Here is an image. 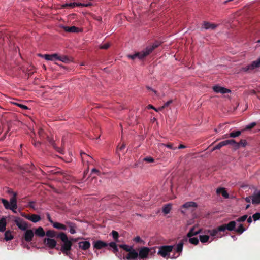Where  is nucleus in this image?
Wrapping results in <instances>:
<instances>
[{
	"mask_svg": "<svg viewBox=\"0 0 260 260\" xmlns=\"http://www.w3.org/2000/svg\"><path fill=\"white\" fill-rule=\"evenodd\" d=\"M14 104L18 106V107H19L23 109H25V110L28 109V107L26 105H23L21 104H19V103H14Z\"/></svg>",
	"mask_w": 260,
	"mask_h": 260,
	"instance_id": "09e8293b",
	"label": "nucleus"
},
{
	"mask_svg": "<svg viewBox=\"0 0 260 260\" xmlns=\"http://www.w3.org/2000/svg\"><path fill=\"white\" fill-rule=\"evenodd\" d=\"M109 246L110 248L112 249V252L113 253L116 254L118 252V249L117 248V245L115 242H112L109 243Z\"/></svg>",
	"mask_w": 260,
	"mask_h": 260,
	"instance_id": "a878e982",
	"label": "nucleus"
},
{
	"mask_svg": "<svg viewBox=\"0 0 260 260\" xmlns=\"http://www.w3.org/2000/svg\"><path fill=\"white\" fill-rule=\"evenodd\" d=\"M244 231H245V228L243 226L242 224H240L237 228H235V232L239 235L242 234Z\"/></svg>",
	"mask_w": 260,
	"mask_h": 260,
	"instance_id": "c756f323",
	"label": "nucleus"
},
{
	"mask_svg": "<svg viewBox=\"0 0 260 260\" xmlns=\"http://www.w3.org/2000/svg\"><path fill=\"white\" fill-rule=\"evenodd\" d=\"M92 5L91 3H77V2H73L70 3H66L62 5L61 7L63 8H74L75 7H89Z\"/></svg>",
	"mask_w": 260,
	"mask_h": 260,
	"instance_id": "1a4fd4ad",
	"label": "nucleus"
},
{
	"mask_svg": "<svg viewBox=\"0 0 260 260\" xmlns=\"http://www.w3.org/2000/svg\"><path fill=\"white\" fill-rule=\"evenodd\" d=\"M43 243L51 249L55 248L57 244L55 240L49 238H45L43 239Z\"/></svg>",
	"mask_w": 260,
	"mask_h": 260,
	"instance_id": "9b49d317",
	"label": "nucleus"
},
{
	"mask_svg": "<svg viewBox=\"0 0 260 260\" xmlns=\"http://www.w3.org/2000/svg\"><path fill=\"white\" fill-rule=\"evenodd\" d=\"M25 218H26L27 219L30 220V219L31 218V215L27 214V215H26V216H25Z\"/></svg>",
	"mask_w": 260,
	"mask_h": 260,
	"instance_id": "338daca9",
	"label": "nucleus"
},
{
	"mask_svg": "<svg viewBox=\"0 0 260 260\" xmlns=\"http://www.w3.org/2000/svg\"><path fill=\"white\" fill-rule=\"evenodd\" d=\"M174 248H174V246L173 245H164L158 246V251L157 252V254L163 258L168 259L170 258V255L171 252H172L173 250V249H174ZM177 257V256H174L171 257V258Z\"/></svg>",
	"mask_w": 260,
	"mask_h": 260,
	"instance_id": "423d86ee",
	"label": "nucleus"
},
{
	"mask_svg": "<svg viewBox=\"0 0 260 260\" xmlns=\"http://www.w3.org/2000/svg\"><path fill=\"white\" fill-rule=\"evenodd\" d=\"M219 232H222V231H220L219 230V226L216 229H214L213 230L211 231H209V234L212 236H221V235H218Z\"/></svg>",
	"mask_w": 260,
	"mask_h": 260,
	"instance_id": "2f4dec72",
	"label": "nucleus"
},
{
	"mask_svg": "<svg viewBox=\"0 0 260 260\" xmlns=\"http://www.w3.org/2000/svg\"><path fill=\"white\" fill-rule=\"evenodd\" d=\"M45 235L51 239L55 237L60 239L63 242L61 246L60 251L67 256L70 255L72 243V241L69 240V238L66 233L60 232L57 234L55 231L50 230L46 231Z\"/></svg>",
	"mask_w": 260,
	"mask_h": 260,
	"instance_id": "f257e3e1",
	"label": "nucleus"
},
{
	"mask_svg": "<svg viewBox=\"0 0 260 260\" xmlns=\"http://www.w3.org/2000/svg\"><path fill=\"white\" fill-rule=\"evenodd\" d=\"M221 148H222V147L221 146L220 143H219L218 144L216 145L215 146L213 147L212 151L219 150V149H220Z\"/></svg>",
	"mask_w": 260,
	"mask_h": 260,
	"instance_id": "603ef678",
	"label": "nucleus"
},
{
	"mask_svg": "<svg viewBox=\"0 0 260 260\" xmlns=\"http://www.w3.org/2000/svg\"><path fill=\"white\" fill-rule=\"evenodd\" d=\"M111 234L113 236V238L116 242L118 241L119 234L116 231H113L111 232Z\"/></svg>",
	"mask_w": 260,
	"mask_h": 260,
	"instance_id": "79ce46f5",
	"label": "nucleus"
},
{
	"mask_svg": "<svg viewBox=\"0 0 260 260\" xmlns=\"http://www.w3.org/2000/svg\"><path fill=\"white\" fill-rule=\"evenodd\" d=\"M40 220H41V217L39 215H36V214L31 215V218L30 219V221L33 222L34 223H36V222L39 221Z\"/></svg>",
	"mask_w": 260,
	"mask_h": 260,
	"instance_id": "473e14b6",
	"label": "nucleus"
},
{
	"mask_svg": "<svg viewBox=\"0 0 260 260\" xmlns=\"http://www.w3.org/2000/svg\"><path fill=\"white\" fill-rule=\"evenodd\" d=\"M125 147V145L124 144H123L121 145V146L119 148V149L120 150H123Z\"/></svg>",
	"mask_w": 260,
	"mask_h": 260,
	"instance_id": "e2e57ef3",
	"label": "nucleus"
},
{
	"mask_svg": "<svg viewBox=\"0 0 260 260\" xmlns=\"http://www.w3.org/2000/svg\"><path fill=\"white\" fill-rule=\"evenodd\" d=\"M35 233L37 236L42 237L45 235L46 233L44 231L43 228L41 226H40L36 229V230L35 231Z\"/></svg>",
	"mask_w": 260,
	"mask_h": 260,
	"instance_id": "4be33fe9",
	"label": "nucleus"
},
{
	"mask_svg": "<svg viewBox=\"0 0 260 260\" xmlns=\"http://www.w3.org/2000/svg\"><path fill=\"white\" fill-rule=\"evenodd\" d=\"M247 217L248 215H247L242 216L241 217H240L238 219H237L236 221H237V222H242V221H245L246 219H247Z\"/></svg>",
	"mask_w": 260,
	"mask_h": 260,
	"instance_id": "37998d69",
	"label": "nucleus"
},
{
	"mask_svg": "<svg viewBox=\"0 0 260 260\" xmlns=\"http://www.w3.org/2000/svg\"><path fill=\"white\" fill-rule=\"evenodd\" d=\"M203 26L206 29H215L217 26V25L210 23L209 22L204 21Z\"/></svg>",
	"mask_w": 260,
	"mask_h": 260,
	"instance_id": "a211bd4d",
	"label": "nucleus"
},
{
	"mask_svg": "<svg viewBox=\"0 0 260 260\" xmlns=\"http://www.w3.org/2000/svg\"><path fill=\"white\" fill-rule=\"evenodd\" d=\"M40 56L44 58L47 60L55 61L57 60L58 58V54L57 53L40 55Z\"/></svg>",
	"mask_w": 260,
	"mask_h": 260,
	"instance_id": "2eb2a0df",
	"label": "nucleus"
},
{
	"mask_svg": "<svg viewBox=\"0 0 260 260\" xmlns=\"http://www.w3.org/2000/svg\"><path fill=\"white\" fill-rule=\"evenodd\" d=\"M186 147V146H184V145H183V144H180V145H179L178 148V149H182V148H185Z\"/></svg>",
	"mask_w": 260,
	"mask_h": 260,
	"instance_id": "680f3d73",
	"label": "nucleus"
},
{
	"mask_svg": "<svg viewBox=\"0 0 260 260\" xmlns=\"http://www.w3.org/2000/svg\"><path fill=\"white\" fill-rule=\"evenodd\" d=\"M149 247L146 246L141 247L139 249V258L140 259H147L149 257Z\"/></svg>",
	"mask_w": 260,
	"mask_h": 260,
	"instance_id": "9d476101",
	"label": "nucleus"
},
{
	"mask_svg": "<svg viewBox=\"0 0 260 260\" xmlns=\"http://www.w3.org/2000/svg\"><path fill=\"white\" fill-rule=\"evenodd\" d=\"M160 43L158 41H156L152 45L148 46L146 49L143 50L141 52H138L134 53L133 55H128L127 56L129 59L134 60L136 58L139 59H143L147 56L153 52L154 49L157 48L160 46Z\"/></svg>",
	"mask_w": 260,
	"mask_h": 260,
	"instance_id": "f03ea898",
	"label": "nucleus"
},
{
	"mask_svg": "<svg viewBox=\"0 0 260 260\" xmlns=\"http://www.w3.org/2000/svg\"><path fill=\"white\" fill-rule=\"evenodd\" d=\"M34 236V233L33 232V231L32 230H26V232L24 234V239L27 242H29L32 241V238Z\"/></svg>",
	"mask_w": 260,
	"mask_h": 260,
	"instance_id": "ddd939ff",
	"label": "nucleus"
},
{
	"mask_svg": "<svg viewBox=\"0 0 260 260\" xmlns=\"http://www.w3.org/2000/svg\"><path fill=\"white\" fill-rule=\"evenodd\" d=\"M233 143H236V141L235 140H226L225 141H222L221 142H220V144H221V146L222 147L223 146H225V145L228 144H233Z\"/></svg>",
	"mask_w": 260,
	"mask_h": 260,
	"instance_id": "7c9ffc66",
	"label": "nucleus"
},
{
	"mask_svg": "<svg viewBox=\"0 0 260 260\" xmlns=\"http://www.w3.org/2000/svg\"><path fill=\"white\" fill-rule=\"evenodd\" d=\"M242 132V129L241 131H233L229 134V136L231 137H236L239 136L241 134Z\"/></svg>",
	"mask_w": 260,
	"mask_h": 260,
	"instance_id": "e433bc0d",
	"label": "nucleus"
},
{
	"mask_svg": "<svg viewBox=\"0 0 260 260\" xmlns=\"http://www.w3.org/2000/svg\"><path fill=\"white\" fill-rule=\"evenodd\" d=\"M14 238V236L12 235L10 230L7 231L5 233V240L6 241H10Z\"/></svg>",
	"mask_w": 260,
	"mask_h": 260,
	"instance_id": "c85d7f7f",
	"label": "nucleus"
},
{
	"mask_svg": "<svg viewBox=\"0 0 260 260\" xmlns=\"http://www.w3.org/2000/svg\"><path fill=\"white\" fill-rule=\"evenodd\" d=\"M260 67V58L257 60L253 61L252 63L248 64L247 67L243 68V69L245 71H249L253 70L256 68Z\"/></svg>",
	"mask_w": 260,
	"mask_h": 260,
	"instance_id": "f8f14e48",
	"label": "nucleus"
},
{
	"mask_svg": "<svg viewBox=\"0 0 260 260\" xmlns=\"http://www.w3.org/2000/svg\"><path fill=\"white\" fill-rule=\"evenodd\" d=\"M252 218L254 220L256 221L260 219V213L256 212L252 215Z\"/></svg>",
	"mask_w": 260,
	"mask_h": 260,
	"instance_id": "49530a36",
	"label": "nucleus"
},
{
	"mask_svg": "<svg viewBox=\"0 0 260 260\" xmlns=\"http://www.w3.org/2000/svg\"><path fill=\"white\" fill-rule=\"evenodd\" d=\"M109 46H110V44L109 43H106V44H104L103 45L99 46V48H100V49H107V48H109Z\"/></svg>",
	"mask_w": 260,
	"mask_h": 260,
	"instance_id": "8fccbe9b",
	"label": "nucleus"
},
{
	"mask_svg": "<svg viewBox=\"0 0 260 260\" xmlns=\"http://www.w3.org/2000/svg\"><path fill=\"white\" fill-rule=\"evenodd\" d=\"M17 193H14L13 196L10 200V203L5 199H2L1 201L4 205V206L6 209L11 210L14 213H16V209L18 207L17 204Z\"/></svg>",
	"mask_w": 260,
	"mask_h": 260,
	"instance_id": "39448f33",
	"label": "nucleus"
},
{
	"mask_svg": "<svg viewBox=\"0 0 260 260\" xmlns=\"http://www.w3.org/2000/svg\"><path fill=\"white\" fill-rule=\"evenodd\" d=\"M251 200L252 201V196L245 198V201L246 202L250 203L251 202Z\"/></svg>",
	"mask_w": 260,
	"mask_h": 260,
	"instance_id": "5fc2aeb1",
	"label": "nucleus"
},
{
	"mask_svg": "<svg viewBox=\"0 0 260 260\" xmlns=\"http://www.w3.org/2000/svg\"><path fill=\"white\" fill-rule=\"evenodd\" d=\"M90 244L88 241H82L79 243V247L83 250H87L90 247Z\"/></svg>",
	"mask_w": 260,
	"mask_h": 260,
	"instance_id": "aec40b11",
	"label": "nucleus"
},
{
	"mask_svg": "<svg viewBox=\"0 0 260 260\" xmlns=\"http://www.w3.org/2000/svg\"><path fill=\"white\" fill-rule=\"evenodd\" d=\"M46 215H47V219H48V221L50 222V223H51L52 224V225H53V223H54L55 222H54V221L52 220V219H51V217H50V215H49V213H47Z\"/></svg>",
	"mask_w": 260,
	"mask_h": 260,
	"instance_id": "864d4df0",
	"label": "nucleus"
},
{
	"mask_svg": "<svg viewBox=\"0 0 260 260\" xmlns=\"http://www.w3.org/2000/svg\"><path fill=\"white\" fill-rule=\"evenodd\" d=\"M252 204H260V190L257 192H255L252 196Z\"/></svg>",
	"mask_w": 260,
	"mask_h": 260,
	"instance_id": "dca6fc26",
	"label": "nucleus"
},
{
	"mask_svg": "<svg viewBox=\"0 0 260 260\" xmlns=\"http://www.w3.org/2000/svg\"><path fill=\"white\" fill-rule=\"evenodd\" d=\"M134 242H135L136 243H138L140 244H144L145 243V241L143 239L141 238V237L139 236H136L135 238L133 239Z\"/></svg>",
	"mask_w": 260,
	"mask_h": 260,
	"instance_id": "a19ab883",
	"label": "nucleus"
},
{
	"mask_svg": "<svg viewBox=\"0 0 260 260\" xmlns=\"http://www.w3.org/2000/svg\"><path fill=\"white\" fill-rule=\"evenodd\" d=\"M216 192L218 194H220L222 195L225 198H228L229 197V194L227 192L226 190L224 188H219L217 189Z\"/></svg>",
	"mask_w": 260,
	"mask_h": 260,
	"instance_id": "5701e85b",
	"label": "nucleus"
},
{
	"mask_svg": "<svg viewBox=\"0 0 260 260\" xmlns=\"http://www.w3.org/2000/svg\"><path fill=\"white\" fill-rule=\"evenodd\" d=\"M235 145L236 148H238L240 146L245 147L247 144V141L245 140H241L239 143H237L235 141V143H233Z\"/></svg>",
	"mask_w": 260,
	"mask_h": 260,
	"instance_id": "cd10ccee",
	"label": "nucleus"
},
{
	"mask_svg": "<svg viewBox=\"0 0 260 260\" xmlns=\"http://www.w3.org/2000/svg\"><path fill=\"white\" fill-rule=\"evenodd\" d=\"M199 239L202 243H205L208 241L209 236L208 235H200Z\"/></svg>",
	"mask_w": 260,
	"mask_h": 260,
	"instance_id": "4c0bfd02",
	"label": "nucleus"
},
{
	"mask_svg": "<svg viewBox=\"0 0 260 260\" xmlns=\"http://www.w3.org/2000/svg\"><path fill=\"white\" fill-rule=\"evenodd\" d=\"M118 246L122 248L123 250L128 252L126 256L123 257L126 260H136L139 258V254L137 250L134 249V247L127 245H119Z\"/></svg>",
	"mask_w": 260,
	"mask_h": 260,
	"instance_id": "20e7f679",
	"label": "nucleus"
},
{
	"mask_svg": "<svg viewBox=\"0 0 260 260\" xmlns=\"http://www.w3.org/2000/svg\"><path fill=\"white\" fill-rule=\"evenodd\" d=\"M34 204H35V202L34 201H30L28 203V206L31 208H32L33 209H35V206H34Z\"/></svg>",
	"mask_w": 260,
	"mask_h": 260,
	"instance_id": "6e6d98bb",
	"label": "nucleus"
},
{
	"mask_svg": "<svg viewBox=\"0 0 260 260\" xmlns=\"http://www.w3.org/2000/svg\"><path fill=\"white\" fill-rule=\"evenodd\" d=\"M143 160L148 162H153L154 161V158L151 157V156H147V157L144 158Z\"/></svg>",
	"mask_w": 260,
	"mask_h": 260,
	"instance_id": "de8ad7c7",
	"label": "nucleus"
},
{
	"mask_svg": "<svg viewBox=\"0 0 260 260\" xmlns=\"http://www.w3.org/2000/svg\"><path fill=\"white\" fill-rule=\"evenodd\" d=\"M213 89L214 91H215L216 93H221L222 94L230 93L231 92V90L225 88V87H223L219 86H215L213 87Z\"/></svg>",
	"mask_w": 260,
	"mask_h": 260,
	"instance_id": "4468645a",
	"label": "nucleus"
},
{
	"mask_svg": "<svg viewBox=\"0 0 260 260\" xmlns=\"http://www.w3.org/2000/svg\"><path fill=\"white\" fill-rule=\"evenodd\" d=\"M236 224V221L232 220L229 222L228 224H222L221 226H219L218 230L222 231V232L225 231V230H228L229 231H235Z\"/></svg>",
	"mask_w": 260,
	"mask_h": 260,
	"instance_id": "0eeeda50",
	"label": "nucleus"
},
{
	"mask_svg": "<svg viewBox=\"0 0 260 260\" xmlns=\"http://www.w3.org/2000/svg\"><path fill=\"white\" fill-rule=\"evenodd\" d=\"M14 221L21 230L25 231L28 227L27 223L20 217H15Z\"/></svg>",
	"mask_w": 260,
	"mask_h": 260,
	"instance_id": "6e6552de",
	"label": "nucleus"
},
{
	"mask_svg": "<svg viewBox=\"0 0 260 260\" xmlns=\"http://www.w3.org/2000/svg\"><path fill=\"white\" fill-rule=\"evenodd\" d=\"M166 147L172 149V150H176V147H173V144L172 143H168L166 144Z\"/></svg>",
	"mask_w": 260,
	"mask_h": 260,
	"instance_id": "3c124183",
	"label": "nucleus"
},
{
	"mask_svg": "<svg viewBox=\"0 0 260 260\" xmlns=\"http://www.w3.org/2000/svg\"><path fill=\"white\" fill-rule=\"evenodd\" d=\"M93 247H94V249H98V241H94Z\"/></svg>",
	"mask_w": 260,
	"mask_h": 260,
	"instance_id": "13d9d810",
	"label": "nucleus"
},
{
	"mask_svg": "<svg viewBox=\"0 0 260 260\" xmlns=\"http://www.w3.org/2000/svg\"><path fill=\"white\" fill-rule=\"evenodd\" d=\"M256 125L255 122H253L252 123L246 125L245 126L244 128L242 129V131H246V130H249L252 129L254 126Z\"/></svg>",
	"mask_w": 260,
	"mask_h": 260,
	"instance_id": "58836bf2",
	"label": "nucleus"
},
{
	"mask_svg": "<svg viewBox=\"0 0 260 260\" xmlns=\"http://www.w3.org/2000/svg\"><path fill=\"white\" fill-rule=\"evenodd\" d=\"M195 227H192L191 228V229L189 230V232L186 235V238H190V237H192V236L196 235L199 234L200 233V231H194Z\"/></svg>",
	"mask_w": 260,
	"mask_h": 260,
	"instance_id": "bb28decb",
	"label": "nucleus"
},
{
	"mask_svg": "<svg viewBox=\"0 0 260 260\" xmlns=\"http://www.w3.org/2000/svg\"><path fill=\"white\" fill-rule=\"evenodd\" d=\"M197 204L196 202L193 201L187 202L182 205V208L189 209V208H197Z\"/></svg>",
	"mask_w": 260,
	"mask_h": 260,
	"instance_id": "f3484780",
	"label": "nucleus"
},
{
	"mask_svg": "<svg viewBox=\"0 0 260 260\" xmlns=\"http://www.w3.org/2000/svg\"><path fill=\"white\" fill-rule=\"evenodd\" d=\"M172 102H173V101L170 100V101L165 103L164 105H163V106L164 107V108H165V107L168 106L170 104H171V103H172Z\"/></svg>",
	"mask_w": 260,
	"mask_h": 260,
	"instance_id": "4d7b16f0",
	"label": "nucleus"
},
{
	"mask_svg": "<svg viewBox=\"0 0 260 260\" xmlns=\"http://www.w3.org/2000/svg\"><path fill=\"white\" fill-rule=\"evenodd\" d=\"M157 247H149V251H148V254L149 257H153L154 256L155 253H156V249Z\"/></svg>",
	"mask_w": 260,
	"mask_h": 260,
	"instance_id": "f704fd0d",
	"label": "nucleus"
},
{
	"mask_svg": "<svg viewBox=\"0 0 260 260\" xmlns=\"http://www.w3.org/2000/svg\"><path fill=\"white\" fill-rule=\"evenodd\" d=\"M69 240H71L72 241V243L73 244V242H76L77 241V239H75V238H69Z\"/></svg>",
	"mask_w": 260,
	"mask_h": 260,
	"instance_id": "69168bd1",
	"label": "nucleus"
},
{
	"mask_svg": "<svg viewBox=\"0 0 260 260\" xmlns=\"http://www.w3.org/2000/svg\"><path fill=\"white\" fill-rule=\"evenodd\" d=\"M63 29L64 31L68 32H78L79 30V28L75 26L71 27L63 26Z\"/></svg>",
	"mask_w": 260,
	"mask_h": 260,
	"instance_id": "6ab92c4d",
	"label": "nucleus"
},
{
	"mask_svg": "<svg viewBox=\"0 0 260 260\" xmlns=\"http://www.w3.org/2000/svg\"><path fill=\"white\" fill-rule=\"evenodd\" d=\"M66 224L70 228V232L72 234H74L76 233V226L75 223L68 221L66 222Z\"/></svg>",
	"mask_w": 260,
	"mask_h": 260,
	"instance_id": "412c9836",
	"label": "nucleus"
},
{
	"mask_svg": "<svg viewBox=\"0 0 260 260\" xmlns=\"http://www.w3.org/2000/svg\"><path fill=\"white\" fill-rule=\"evenodd\" d=\"M146 88H147V89H148L149 90H151V91L154 92V93L155 94H156L157 91L156 90L153 89L152 88H151V87H150V86H146Z\"/></svg>",
	"mask_w": 260,
	"mask_h": 260,
	"instance_id": "bf43d9fd",
	"label": "nucleus"
},
{
	"mask_svg": "<svg viewBox=\"0 0 260 260\" xmlns=\"http://www.w3.org/2000/svg\"><path fill=\"white\" fill-rule=\"evenodd\" d=\"M80 155H81V157L83 161H84V159L86 158V159H87V161H88L89 160H88V159H87V158H90V156L89 155H87L84 152H81Z\"/></svg>",
	"mask_w": 260,
	"mask_h": 260,
	"instance_id": "c03bdc74",
	"label": "nucleus"
},
{
	"mask_svg": "<svg viewBox=\"0 0 260 260\" xmlns=\"http://www.w3.org/2000/svg\"><path fill=\"white\" fill-rule=\"evenodd\" d=\"M247 222L248 223H251L252 222V217L249 216L247 219Z\"/></svg>",
	"mask_w": 260,
	"mask_h": 260,
	"instance_id": "052dcab7",
	"label": "nucleus"
},
{
	"mask_svg": "<svg viewBox=\"0 0 260 260\" xmlns=\"http://www.w3.org/2000/svg\"><path fill=\"white\" fill-rule=\"evenodd\" d=\"M107 243L101 241H99V249L103 247H107Z\"/></svg>",
	"mask_w": 260,
	"mask_h": 260,
	"instance_id": "a18cd8bd",
	"label": "nucleus"
},
{
	"mask_svg": "<svg viewBox=\"0 0 260 260\" xmlns=\"http://www.w3.org/2000/svg\"><path fill=\"white\" fill-rule=\"evenodd\" d=\"M257 90L258 93V94L257 95V98L260 99V86H258Z\"/></svg>",
	"mask_w": 260,
	"mask_h": 260,
	"instance_id": "0e129e2a",
	"label": "nucleus"
},
{
	"mask_svg": "<svg viewBox=\"0 0 260 260\" xmlns=\"http://www.w3.org/2000/svg\"><path fill=\"white\" fill-rule=\"evenodd\" d=\"M171 209V204H166L162 208V212L165 214H168L170 212Z\"/></svg>",
	"mask_w": 260,
	"mask_h": 260,
	"instance_id": "c9c22d12",
	"label": "nucleus"
},
{
	"mask_svg": "<svg viewBox=\"0 0 260 260\" xmlns=\"http://www.w3.org/2000/svg\"><path fill=\"white\" fill-rule=\"evenodd\" d=\"M58 60L61 61L62 62L66 63H68L72 61V60L66 55H62V56H58Z\"/></svg>",
	"mask_w": 260,
	"mask_h": 260,
	"instance_id": "b1692460",
	"label": "nucleus"
},
{
	"mask_svg": "<svg viewBox=\"0 0 260 260\" xmlns=\"http://www.w3.org/2000/svg\"><path fill=\"white\" fill-rule=\"evenodd\" d=\"M6 222L4 219L0 220V231L4 232L6 230Z\"/></svg>",
	"mask_w": 260,
	"mask_h": 260,
	"instance_id": "72a5a7b5",
	"label": "nucleus"
},
{
	"mask_svg": "<svg viewBox=\"0 0 260 260\" xmlns=\"http://www.w3.org/2000/svg\"><path fill=\"white\" fill-rule=\"evenodd\" d=\"M48 141H49V143L53 147V148L54 149H56L60 153H62V152L61 151L59 150V148L56 146L55 142L53 140L51 139L49 137H48Z\"/></svg>",
	"mask_w": 260,
	"mask_h": 260,
	"instance_id": "ea45409f",
	"label": "nucleus"
},
{
	"mask_svg": "<svg viewBox=\"0 0 260 260\" xmlns=\"http://www.w3.org/2000/svg\"><path fill=\"white\" fill-rule=\"evenodd\" d=\"M188 241L190 243L197 245L199 243V240L197 238L190 237L189 239L187 238H184L182 239L178 243L176 244L175 246L174 250L175 252L178 254L177 257H179L182 253V250L184 244L185 242Z\"/></svg>",
	"mask_w": 260,
	"mask_h": 260,
	"instance_id": "7ed1b4c3",
	"label": "nucleus"
},
{
	"mask_svg": "<svg viewBox=\"0 0 260 260\" xmlns=\"http://www.w3.org/2000/svg\"><path fill=\"white\" fill-rule=\"evenodd\" d=\"M38 133H39V135L40 136H42L43 133V129H39V132H38Z\"/></svg>",
	"mask_w": 260,
	"mask_h": 260,
	"instance_id": "774afa93",
	"label": "nucleus"
},
{
	"mask_svg": "<svg viewBox=\"0 0 260 260\" xmlns=\"http://www.w3.org/2000/svg\"><path fill=\"white\" fill-rule=\"evenodd\" d=\"M52 226L54 228L58 230H66L67 229L66 225L57 222H55L54 223H53Z\"/></svg>",
	"mask_w": 260,
	"mask_h": 260,
	"instance_id": "393cba45",
	"label": "nucleus"
}]
</instances>
